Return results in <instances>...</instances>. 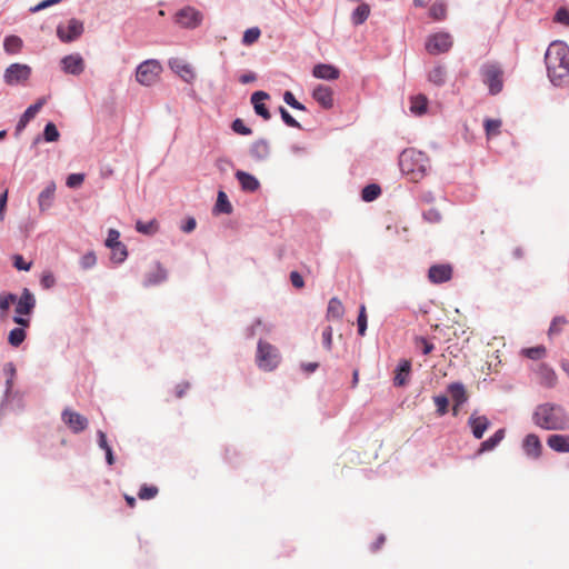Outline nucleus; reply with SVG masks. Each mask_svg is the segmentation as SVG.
Masks as SVG:
<instances>
[{
    "mask_svg": "<svg viewBox=\"0 0 569 569\" xmlns=\"http://www.w3.org/2000/svg\"><path fill=\"white\" fill-rule=\"evenodd\" d=\"M26 338V331L23 326L14 328L9 333V343L13 347H19Z\"/></svg>",
    "mask_w": 569,
    "mask_h": 569,
    "instance_id": "40",
    "label": "nucleus"
},
{
    "mask_svg": "<svg viewBox=\"0 0 569 569\" xmlns=\"http://www.w3.org/2000/svg\"><path fill=\"white\" fill-rule=\"evenodd\" d=\"M171 70L177 73L184 82L192 83L196 79V73L192 67L181 59H171L169 61Z\"/></svg>",
    "mask_w": 569,
    "mask_h": 569,
    "instance_id": "13",
    "label": "nucleus"
},
{
    "mask_svg": "<svg viewBox=\"0 0 569 569\" xmlns=\"http://www.w3.org/2000/svg\"><path fill=\"white\" fill-rule=\"evenodd\" d=\"M22 48V40L18 36H7L3 40V49L8 54H17Z\"/></svg>",
    "mask_w": 569,
    "mask_h": 569,
    "instance_id": "32",
    "label": "nucleus"
},
{
    "mask_svg": "<svg viewBox=\"0 0 569 569\" xmlns=\"http://www.w3.org/2000/svg\"><path fill=\"white\" fill-rule=\"evenodd\" d=\"M231 128L234 132L242 136H249L252 133V130L249 127H247L244 122L239 118L232 122Z\"/></svg>",
    "mask_w": 569,
    "mask_h": 569,
    "instance_id": "53",
    "label": "nucleus"
},
{
    "mask_svg": "<svg viewBox=\"0 0 569 569\" xmlns=\"http://www.w3.org/2000/svg\"><path fill=\"white\" fill-rule=\"evenodd\" d=\"M249 153L256 161H264L270 156V146L266 139H259L252 142Z\"/></svg>",
    "mask_w": 569,
    "mask_h": 569,
    "instance_id": "23",
    "label": "nucleus"
},
{
    "mask_svg": "<svg viewBox=\"0 0 569 569\" xmlns=\"http://www.w3.org/2000/svg\"><path fill=\"white\" fill-rule=\"evenodd\" d=\"M480 74L483 83L488 87L490 94L496 96L502 91L503 71L498 63H483L480 68Z\"/></svg>",
    "mask_w": 569,
    "mask_h": 569,
    "instance_id": "5",
    "label": "nucleus"
},
{
    "mask_svg": "<svg viewBox=\"0 0 569 569\" xmlns=\"http://www.w3.org/2000/svg\"><path fill=\"white\" fill-rule=\"evenodd\" d=\"M312 76L322 80H336L340 76V71L332 64L318 63L312 69Z\"/></svg>",
    "mask_w": 569,
    "mask_h": 569,
    "instance_id": "21",
    "label": "nucleus"
},
{
    "mask_svg": "<svg viewBox=\"0 0 569 569\" xmlns=\"http://www.w3.org/2000/svg\"><path fill=\"white\" fill-rule=\"evenodd\" d=\"M290 281L295 288H302L305 286V281L302 276L298 271L290 272Z\"/></svg>",
    "mask_w": 569,
    "mask_h": 569,
    "instance_id": "60",
    "label": "nucleus"
},
{
    "mask_svg": "<svg viewBox=\"0 0 569 569\" xmlns=\"http://www.w3.org/2000/svg\"><path fill=\"white\" fill-rule=\"evenodd\" d=\"M166 279H167V270L158 263L157 270L152 273H149L146 277L144 286L158 284V283L164 281Z\"/></svg>",
    "mask_w": 569,
    "mask_h": 569,
    "instance_id": "35",
    "label": "nucleus"
},
{
    "mask_svg": "<svg viewBox=\"0 0 569 569\" xmlns=\"http://www.w3.org/2000/svg\"><path fill=\"white\" fill-rule=\"evenodd\" d=\"M110 249L112 251L111 258L113 261H116L117 263H121L126 260L128 251L123 243L114 246L113 248Z\"/></svg>",
    "mask_w": 569,
    "mask_h": 569,
    "instance_id": "43",
    "label": "nucleus"
},
{
    "mask_svg": "<svg viewBox=\"0 0 569 569\" xmlns=\"http://www.w3.org/2000/svg\"><path fill=\"white\" fill-rule=\"evenodd\" d=\"M31 72V68L27 64L12 63L6 69L3 79L9 86H18L27 81Z\"/></svg>",
    "mask_w": 569,
    "mask_h": 569,
    "instance_id": "8",
    "label": "nucleus"
},
{
    "mask_svg": "<svg viewBox=\"0 0 569 569\" xmlns=\"http://www.w3.org/2000/svg\"><path fill=\"white\" fill-rule=\"evenodd\" d=\"M429 16L437 21H441L447 17V4L441 1H435L429 10Z\"/></svg>",
    "mask_w": 569,
    "mask_h": 569,
    "instance_id": "34",
    "label": "nucleus"
},
{
    "mask_svg": "<svg viewBox=\"0 0 569 569\" xmlns=\"http://www.w3.org/2000/svg\"><path fill=\"white\" fill-rule=\"evenodd\" d=\"M84 178V173H71L68 176L66 184L69 188H78L83 183Z\"/></svg>",
    "mask_w": 569,
    "mask_h": 569,
    "instance_id": "52",
    "label": "nucleus"
},
{
    "mask_svg": "<svg viewBox=\"0 0 569 569\" xmlns=\"http://www.w3.org/2000/svg\"><path fill=\"white\" fill-rule=\"evenodd\" d=\"M283 101L296 110L306 111V106L299 102L291 91H286L283 93Z\"/></svg>",
    "mask_w": 569,
    "mask_h": 569,
    "instance_id": "45",
    "label": "nucleus"
},
{
    "mask_svg": "<svg viewBox=\"0 0 569 569\" xmlns=\"http://www.w3.org/2000/svg\"><path fill=\"white\" fill-rule=\"evenodd\" d=\"M269 98V93L264 91H256L252 93L250 99L256 113L260 116L263 120H269L271 118L269 109L263 103V101L268 100Z\"/></svg>",
    "mask_w": 569,
    "mask_h": 569,
    "instance_id": "18",
    "label": "nucleus"
},
{
    "mask_svg": "<svg viewBox=\"0 0 569 569\" xmlns=\"http://www.w3.org/2000/svg\"><path fill=\"white\" fill-rule=\"evenodd\" d=\"M279 113L281 116L282 121L291 128L300 129V123L288 112V110L283 107L279 108Z\"/></svg>",
    "mask_w": 569,
    "mask_h": 569,
    "instance_id": "49",
    "label": "nucleus"
},
{
    "mask_svg": "<svg viewBox=\"0 0 569 569\" xmlns=\"http://www.w3.org/2000/svg\"><path fill=\"white\" fill-rule=\"evenodd\" d=\"M216 210L221 213H231L232 206L223 191H219L217 197Z\"/></svg>",
    "mask_w": 569,
    "mask_h": 569,
    "instance_id": "39",
    "label": "nucleus"
},
{
    "mask_svg": "<svg viewBox=\"0 0 569 569\" xmlns=\"http://www.w3.org/2000/svg\"><path fill=\"white\" fill-rule=\"evenodd\" d=\"M42 137L46 142H56L60 138V132L53 122H48L44 127Z\"/></svg>",
    "mask_w": 569,
    "mask_h": 569,
    "instance_id": "38",
    "label": "nucleus"
},
{
    "mask_svg": "<svg viewBox=\"0 0 569 569\" xmlns=\"http://www.w3.org/2000/svg\"><path fill=\"white\" fill-rule=\"evenodd\" d=\"M260 34L261 32L258 27L249 28L243 33L242 43L246 46H250L259 39Z\"/></svg>",
    "mask_w": 569,
    "mask_h": 569,
    "instance_id": "42",
    "label": "nucleus"
},
{
    "mask_svg": "<svg viewBox=\"0 0 569 569\" xmlns=\"http://www.w3.org/2000/svg\"><path fill=\"white\" fill-rule=\"evenodd\" d=\"M280 361L278 349L267 341L259 340L257 349V365L264 371H271L277 368Z\"/></svg>",
    "mask_w": 569,
    "mask_h": 569,
    "instance_id": "7",
    "label": "nucleus"
},
{
    "mask_svg": "<svg viewBox=\"0 0 569 569\" xmlns=\"http://www.w3.org/2000/svg\"><path fill=\"white\" fill-rule=\"evenodd\" d=\"M428 80L435 86L441 87L447 80V70L443 66H436L428 72Z\"/></svg>",
    "mask_w": 569,
    "mask_h": 569,
    "instance_id": "29",
    "label": "nucleus"
},
{
    "mask_svg": "<svg viewBox=\"0 0 569 569\" xmlns=\"http://www.w3.org/2000/svg\"><path fill=\"white\" fill-rule=\"evenodd\" d=\"M357 323H358V333L360 336H365L366 330H367V315H366V307L363 305L360 306Z\"/></svg>",
    "mask_w": 569,
    "mask_h": 569,
    "instance_id": "50",
    "label": "nucleus"
},
{
    "mask_svg": "<svg viewBox=\"0 0 569 569\" xmlns=\"http://www.w3.org/2000/svg\"><path fill=\"white\" fill-rule=\"evenodd\" d=\"M61 419L74 433L82 432L89 425V421L84 416L69 408L62 411Z\"/></svg>",
    "mask_w": 569,
    "mask_h": 569,
    "instance_id": "12",
    "label": "nucleus"
},
{
    "mask_svg": "<svg viewBox=\"0 0 569 569\" xmlns=\"http://www.w3.org/2000/svg\"><path fill=\"white\" fill-rule=\"evenodd\" d=\"M120 232L116 229H109L108 231V237H107V240H106V246L108 248H113L114 246H118L120 244Z\"/></svg>",
    "mask_w": 569,
    "mask_h": 569,
    "instance_id": "54",
    "label": "nucleus"
},
{
    "mask_svg": "<svg viewBox=\"0 0 569 569\" xmlns=\"http://www.w3.org/2000/svg\"><path fill=\"white\" fill-rule=\"evenodd\" d=\"M566 323H567V320H566L565 317H561V316L555 317L553 320L550 323V327H549V330H548V335L552 336V335L559 333L562 330V327Z\"/></svg>",
    "mask_w": 569,
    "mask_h": 569,
    "instance_id": "48",
    "label": "nucleus"
},
{
    "mask_svg": "<svg viewBox=\"0 0 569 569\" xmlns=\"http://www.w3.org/2000/svg\"><path fill=\"white\" fill-rule=\"evenodd\" d=\"M411 373V361L402 359L399 361L393 377V385L396 387H403L408 383Z\"/></svg>",
    "mask_w": 569,
    "mask_h": 569,
    "instance_id": "20",
    "label": "nucleus"
},
{
    "mask_svg": "<svg viewBox=\"0 0 569 569\" xmlns=\"http://www.w3.org/2000/svg\"><path fill=\"white\" fill-rule=\"evenodd\" d=\"M201 21L202 13L192 7H184L176 13V22L187 29L197 28Z\"/></svg>",
    "mask_w": 569,
    "mask_h": 569,
    "instance_id": "11",
    "label": "nucleus"
},
{
    "mask_svg": "<svg viewBox=\"0 0 569 569\" xmlns=\"http://www.w3.org/2000/svg\"><path fill=\"white\" fill-rule=\"evenodd\" d=\"M423 217L429 222H439L440 219H441V216H440L439 211L436 210V209H430V210L426 211L423 213Z\"/></svg>",
    "mask_w": 569,
    "mask_h": 569,
    "instance_id": "61",
    "label": "nucleus"
},
{
    "mask_svg": "<svg viewBox=\"0 0 569 569\" xmlns=\"http://www.w3.org/2000/svg\"><path fill=\"white\" fill-rule=\"evenodd\" d=\"M505 438V429L497 430L490 438L480 443L479 453L493 450Z\"/></svg>",
    "mask_w": 569,
    "mask_h": 569,
    "instance_id": "27",
    "label": "nucleus"
},
{
    "mask_svg": "<svg viewBox=\"0 0 569 569\" xmlns=\"http://www.w3.org/2000/svg\"><path fill=\"white\" fill-rule=\"evenodd\" d=\"M159 224L156 219H152L148 222H143L138 220L136 222V230L142 234L152 236L158 231Z\"/></svg>",
    "mask_w": 569,
    "mask_h": 569,
    "instance_id": "36",
    "label": "nucleus"
},
{
    "mask_svg": "<svg viewBox=\"0 0 569 569\" xmlns=\"http://www.w3.org/2000/svg\"><path fill=\"white\" fill-rule=\"evenodd\" d=\"M54 191H56V183L49 182L48 186L44 188V190L41 191V193L38 197V202L40 206V209L47 210L51 207L53 198H54Z\"/></svg>",
    "mask_w": 569,
    "mask_h": 569,
    "instance_id": "26",
    "label": "nucleus"
},
{
    "mask_svg": "<svg viewBox=\"0 0 569 569\" xmlns=\"http://www.w3.org/2000/svg\"><path fill=\"white\" fill-rule=\"evenodd\" d=\"M448 391L455 402L453 415H457L458 408L467 401L466 388L461 382H452L448 386Z\"/></svg>",
    "mask_w": 569,
    "mask_h": 569,
    "instance_id": "22",
    "label": "nucleus"
},
{
    "mask_svg": "<svg viewBox=\"0 0 569 569\" xmlns=\"http://www.w3.org/2000/svg\"><path fill=\"white\" fill-rule=\"evenodd\" d=\"M332 335L333 330L330 326L326 327L322 331V343L327 350H331L332 348Z\"/></svg>",
    "mask_w": 569,
    "mask_h": 569,
    "instance_id": "56",
    "label": "nucleus"
},
{
    "mask_svg": "<svg viewBox=\"0 0 569 569\" xmlns=\"http://www.w3.org/2000/svg\"><path fill=\"white\" fill-rule=\"evenodd\" d=\"M415 345L416 347L421 348L423 355H429L435 349V345L423 337H417L415 339Z\"/></svg>",
    "mask_w": 569,
    "mask_h": 569,
    "instance_id": "51",
    "label": "nucleus"
},
{
    "mask_svg": "<svg viewBox=\"0 0 569 569\" xmlns=\"http://www.w3.org/2000/svg\"><path fill=\"white\" fill-rule=\"evenodd\" d=\"M380 193H381V188L376 183H371V184L366 186L362 189L361 197H362V200L370 202V201H373L375 199H377Z\"/></svg>",
    "mask_w": 569,
    "mask_h": 569,
    "instance_id": "37",
    "label": "nucleus"
},
{
    "mask_svg": "<svg viewBox=\"0 0 569 569\" xmlns=\"http://www.w3.org/2000/svg\"><path fill=\"white\" fill-rule=\"evenodd\" d=\"M343 306L341 301L333 297L329 300L328 308H327V318L328 319H341L343 316Z\"/></svg>",
    "mask_w": 569,
    "mask_h": 569,
    "instance_id": "31",
    "label": "nucleus"
},
{
    "mask_svg": "<svg viewBox=\"0 0 569 569\" xmlns=\"http://www.w3.org/2000/svg\"><path fill=\"white\" fill-rule=\"evenodd\" d=\"M83 22L72 18L66 24H59L57 34L62 42H72L83 33Z\"/></svg>",
    "mask_w": 569,
    "mask_h": 569,
    "instance_id": "10",
    "label": "nucleus"
},
{
    "mask_svg": "<svg viewBox=\"0 0 569 569\" xmlns=\"http://www.w3.org/2000/svg\"><path fill=\"white\" fill-rule=\"evenodd\" d=\"M4 372L9 376V378L7 379V393H8L12 387V377L16 373V368H14L13 363H11V362L7 363L4 366Z\"/></svg>",
    "mask_w": 569,
    "mask_h": 569,
    "instance_id": "59",
    "label": "nucleus"
},
{
    "mask_svg": "<svg viewBox=\"0 0 569 569\" xmlns=\"http://www.w3.org/2000/svg\"><path fill=\"white\" fill-rule=\"evenodd\" d=\"M545 63L550 82L556 87L569 84V47L562 41H553L545 53Z\"/></svg>",
    "mask_w": 569,
    "mask_h": 569,
    "instance_id": "1",
    "label": "nucleus"
},
{
    "mask_svg": "<svg viewBox=\"0 0 569 569\" xmlns=\"http://www.w3.org/2000/svg\"><path fill=\"white\" fill-rule=\"evenodd\" d=\"M433 402L437 407V413L443 416L448 411L449 400L446 396L439 395L433 397Z\"/></svg>",
    "mask_w": 569,
    "mask_h": 569,
    "instance_id": "44",
    "label": "nucleus"
},
{
    "mask_svg": "<svg viewBox=\"0 0 569 569\" xmlns=\"http://www.w3.org/2000/svg\"><path fill=\"white\" fill-rule=\"evenodd\" d=\"M16 306V316L13 321L20 326H29V320L24 319V315H29L34 305L33 295L27 288L23 289L22 295L18 297L13 293H0V316L4 317L9 308Z\"/></svg>",
    "mask_w": 569,
    "mask_h": 569,
    "instance_id": "4",
    "label": "nucleus"
},
{
    "mask_svg": "<svg viewBox=\"0 0 569 569\" xmlns=\"http://www.w3.org/2000/svg\"><path fill=\"white\" fill-rule=\"evenodd\" d=\"M522 353L531 360H539L546 356V348L543 346L526 348Z\"/></svg>",
    "mask_w": 569,
    "mask_h": 569,
    "instance_id": "41",
    "label": "nucleus"
},
{
    "mask_svg": "<svg viewBox=\"0 0 569 569\" xmlns=\"http://www.w3.org/2000/svg\"><path fill=\"white\" fill-rule=\"evenodd\" d=\"M13 266L18 270L28 271L32 266V261H26L22 256L16 254V256H13Z\"/></svg>",
    "mask_w": 569,
    "mask_h": 569,
    "instance_id": "55",
    "label": "nucleus"
},
{
    "mask_svg": "<svg viewBox=\"0 0 569 569\" xmlns=\"http://www.w3.org/2000/svg\"><path fill=\"white\" fill-rule=\"evenodd\" d=\"M62 69L66 73L78 76L84 70V61L78 53L69 54L61 60Z\"/></svg>",
    "mask_w": 569,
    "mask_h": 569,
    "instance_id": "15",
    "label": "nucleus"
},
{
    "mask_svg": "<svg viewBox=\"0 0 569 569\" xmlns=\"http://www.w3.org/2000/svg\"><path fill=\"white\" fill-rule=\"evenodd\" d=\"M452 277V268L449 264H435L429 268L428 278L432 283L449 281Z\"/></svg>",
    "mask_w": 569,
    "mask_h": 569,
    "instance_id": "16",
    "label": "nucleus"
},
{
    "mask_svg": "<svg viewBox=\"0 0 569 569\" xmlns=\"http://www.w3.org/2000/svg\"><path fill=\"white\" fill-rule=\"evenodd\" d=\"M196 224H197V223H196V219H194V218H188V219L186 220V222L181 226V230H182L183 232L189 233V232H191V231H193V230H194Z\"/></svg>",
    "mask_w": 569,
    "mask_h": 569,
    "instance_id": "63",
    "label": "nucleus"
},
{
    "mask_svg": "<svg viewBox=\"0 0 569 569\" xmlns=\"http://www.w3.org/2000/svg\"><path fill=\"white\" fill-rule=\"evenodd\" d=\"M468 425L471 428L472 436L476 439H481L486 430L490 427V421L486 416L472 413L468 419Z\"/></svg>",
    "mask_w": 569,
    "mask_h": 569,
    "instance_id": "19",
    "label": "nucleus"
},
{
    "mask_svg": "<svg viewBox=\"0 0 569 569\" xmlns=\"http://www.w3.org/2000/svg\"><path fill=\"white\" fill-rule=\"evenodd\" d=\"M532 421L543 430H569V413L561 405L553 402L538 405L532 413Z\"/></svg>",
    "mask_w": 569,
    "mask_h": 569,
    "instance_id": "2",
    "label": "nucleus"
},
{
    "mask_svg": "<svg viewBox=\"0 0 569 569\" xmlns=\"http://www.w3.org/2000/svg\"><path fill=\"white\" fill-rule=\"evenodd\" d=\"M545 379L549 387L555 386L557 380L555 371L552 369L545 368Z\"/></svg>",
    "mask_w": 569,
    "mask_h": 569,
    "instance_id": "62",
    "label": "nucleus"
},
{
    "mask_svg": "<svg viewBox=\"0 0 569 569\" xmlns=\"http://www.w3.org/2000/svg\"><path fill=\"white\" fill-rule=\"evenodd\" d=\"M555 21L569 27V11L565 8L558 9L555 14Z\"/></svg>",
    "mask_w": 569,
    "mask_h": 569,
    "instance_id": "58",
    "label": "nucleus"
},
{
    "mask_svg": "<svg viewBox=\"0 0 569 569\" xmlns=\"http://www.w3.org/2000/svg\"><path fill=\"white\" fill-rule=\"evenodd\" d=\"M522 449L525 453L532 459H538L541 456V441L535 433H529L522 441Z\"/></svg>",
    "mask_w": 569,
    "mask_h": 569,
    "instance_id": "17",
    "label": "nucleus"
},
{
    "mask_svg": "<svg viewBox=\"0 0 569 569\" xmlns=\"http://www.w3.org/2000/svg\"><path fill=\"white\" fill-rule=\"evenodd\" d=\"M452 47V37L448 32H438L431 34L427 42L426 49L431 54H439L447 52Z\"/></svg>",
    "mask_w": 569,
    "mask_h": 569,
    "instance_id": "9",
    "label": "nucleus"
},
{
    "mask_svg": "<svg viewBox=\"0 0 569 569\" xmlns=\"http://www.w3.org/2000/svg\"><path fill=\"white\" fill-rule=\"evenodd\" d=\"M234 176H236L237 180L239 181L241 189L243 191L254 192L260 187L259 180L251 173L238 170Z\"/></svg>",
    "mask_w": 569,
    "mask_h": 569,
    "instance_id": "25",
    "label": "nucleus"
},
{
    "mask_svg": "<svg viewBox=\"0 0 569 569\" xmlns=\"http://www.w3.org/2000/svg\"><path fill=\"white\" fill-rule=\"evenodd\" d=\"M369 14L370 7L367 3H361L353 10L351 21L355 26H360L368 19Z\"/></svg>",
    "mask_w": 569,
    "mask_h": 569,
    "instance_id": "33",
    "label": "nucleus"
},
{
    "mask_svg": "<svg viewBox=\"0 0 569 569\" xmlns=\"http://www.w3.org/2000/svg\"><path fill=\"white\" fill-rule=\"evenodd\" d=\"M501 127V121L498 119H487L485 121V129L488 137L497 136Z\"/></svg>",
    "mask_w": 569,
    "mask_h": 569,
    "instance_id": "47",
    "label": "nucleus"
},
{
    "mask_svg": "<svg viewBox=\"0 0 569 569\" xmlns=\"http://www.w3.org/2000/svg\"><path fill=\"white\" fill-rule=\"evenodd\" d=\"M158 495V488L154 486L143 485L138 492V497L142 500H149Z\"/></svg>",
    "mask_w": 569,
    "mask_h": 569,
    "instance_id": "46",
    "label": "nucleus"
},
{
    "mask_svg": "<svg viewBox=\"0 0 569 569\" xmlns=\"http://www.w3.org/2000/svg\"><path fill=\"white\" fill-rule=\"evenodd\" d=\"M36 117V103H32L30 104L26 111L22 113V116L20 117L17 126H16V130H14V134L16 136H19L24 129L26 127L28 126V123Z\"/></svg>",
    "mask_w": 569,
    "mask_h": 569,
    "instance_id": "28",
    "label": "nucleus"
},
{
    "mask_svg": "<svg viewBox=\"0 0 569 569\" xmlns=\"http://www.w3.org/2000/svg\"><path fill=\"white\" fill-rule=\"evenodd\" d=\"M547 445L556 452L567 453L569 452V436L561 433L550 435L547 439Z\"/></svg>",
    "mask_w": 569,
    "mask_h": 569,
    "instance_id": "24",
    "label": "nucleus"
},
{
    "mask_svg": "<svg viewBox=\"0 0 569 569\" xmlns=\"http://www.w3.org/2000/svg\"><path fill=\"white\" fill-rule=\"evenodd\" d=\"M97 262L96 254L93 252H88L84 256H82L80 260V264L83 269L92 268Z\"/></svg>",
    "mask_w": 569,
    "mask_h": 569,
    "instance_id": "57",
    "label": "nucleus"
},
{
    "mask_svg": "<svg viewBox=\"0 0 569 569\" xmlns=\"http://www.w3.org/2000/svg\"><path fill=\"white\" fill-rule=\"evenodd\" d=\"M162 70V66L158 60H144L136 69V80L144 87L153 86L158 82Z\"/></svg>",
    "mask_w": 569,
    "mask_h": 569,
    "instance_id": "6",
    "label": "nucleus"
},
{
    "mask_svg": "<svg viewBox=\"0 0 569 569\" xmlns=\"http://www.w3.org/2000/svg\"><path fill=\"white\" fill-rule=\"evenodd\" d=\"M399 167L406 177L413 182L423 179L430 168L428 156L416 149H406L399 157Z\"/></svg>",
    "mask_w": 569,
    "mask_h": 569,
    "instance_id": "3",
    "label": "nucleus"
},
{
    "mask_svg": "<svg viewBox=\"0 0 569 569\" xmlns=\"http://www.w3.org/2000/svg\"><path fill=\"white\" fill-rule=\"evenodd\" d=\"M428 99L423 94L415 96L410 99V111L416 116H422L427 111Z\"/></svg>",
    "mask_w": 569,
    "mask_h": 569,
    "instance_id": "30",
    "label": "nucleus"
},
{
    "mask_svg": "<svg viewBox=\"0 0 569 569\" xmlns=\"http://www.w3.org/2000/svg\"><path fill=\"white\" fill-rule=\"evenodd\" d=\"M312 98L323 108L331 109L333 107V91L330 87L318 84L312 90Z\"/></svg>",
    "mask_w": 569,
    "mask_h": 569,
    "instance_id": "14",
    "label": "nucleus"
},
{
    "mask_svg": "<svg viewBox=\"0 0 569 569\" xmlns=\"http://www.w3.org/2000/svg\"><path fill=\"white\" fill-rule=\"evenodd\" d=\"M56 280L52 274H43L41 278V284L43 288L49 289L54 284Z\"/></svg>",
    "mask_w": 569,
    "mask_h": 569,
    "instance_id": "64",
    "label": "nucleus"
}]
</instances>
